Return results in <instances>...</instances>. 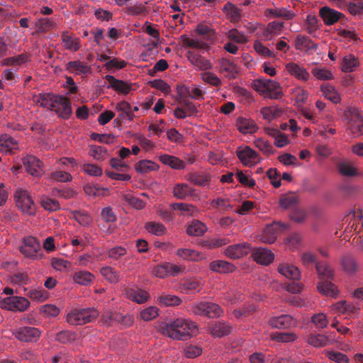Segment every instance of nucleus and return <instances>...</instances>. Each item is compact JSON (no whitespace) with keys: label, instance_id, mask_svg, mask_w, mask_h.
<instances>
[{"label":"nucleus","instance_id":"obj_1","mask_svg":"<svg viewBox=\"0 0 363 363\" xmlns=\"http://www.w3.org/2000/svg\"><path fill=\"white\" fill-rule=\"evenodd\" d=\"M196 325L189 320L177 318L160 325L162 335L173 340H186L196 330Z\"/></svg>","mask_w":363,"mask_h":363},{"label":"nucleus","instance_id":"obj_2","mask_svg":"<svg viewBox=\"0 0 363 363\" xmlns=\"http://www.w3.org/2000/svg\"><path fill=\"white\" fill-rule=\"evenodd\" d=\"M315 269L320 281L317 285L318 291L323 295L335 296L337 291L331 280L333 278V270L325 262H316Z\"/></svg>","mask_w":363,"mask_h":363},{"label":"nucleus","instance_id":"obj_3","mask_svg":"<svg viewBox=\"0 0 363 363\" xmlns=\"http://www.w3.org/2000/svg\"><path fill=\"white\" fill-rule=\"evenodd\" d=\"M99 312L94 308H74L66 315V321L71 325H82L96 319Z\"/></svg>","mask_w":363,"mask_h":363},{"label":"nucleus","instance_id":"obj_4","mask_svg":"<svg viewBox=\"0 0 363 363\" xmlns=\"http://www.w3.org/2000/svg\"><path fill=\"white\" fill-rule=\"evenodd\" d=\"M252 87L257 91L267 94L270 99H278L282 96L279 84L269 79H258L254 81Z\"/></svg>","mask_w":363,"mask_h":363},{"label":"nucleus","instance_id":"obj_5","mask_svg":"<svg viewBox=\"0 0 363 363\" xmlns=\"http://www.w3.org/2000/svg\"><path fill=\"white\" fill-rule=\"evenodd\" d=\"M30 306V301L23 296H9L0 301V308L11 311L23 312Z\"/></svg>","mask_w":363,"mask_h":363},{"label":"nucleus","instance_id":"obj_6","mask_svg":"<svg viewBox=\"0 0 363 363\" xmlns=\"http://www.w3.org/2000/svg\"><path fill=\"white\" fill-rule=\"evenodd\" d=\"M347 116L349 118L348 129L354 138L363 136V118L359 111L355 107L349 108Z\"/></svg>","mask_w":363,"mask_h":363},{"label":"nucleus","instance_id":"obj_7","mask_svg":"<svg viewBox=\"0 0 363 363\" xmlns=\"http://www.w3.org/2000/svg\"><path fill=\"white\" fill-rule=\"evenodd\" d=\"M191 311L195 315H205L209 318L219 316L222 313V310L218 304L210 302H201L193 305Z\"/></svg>","mask_w":363,"mask_h":363},{"label":"nucleus","instance_id":"obj_8","mask_svg":"<svg viewBox=\"0 0 363 363\" xmlns=\"http://www.w3.org/2000/svg\"><path fill=\"white\" fill-rule=\"evenodd\" d=\"M21 252L27 257H41L40 245L34 237H28L23 239V244L20 247Z\"/></svg>","mask_w":363,"mask_h":363},{"label":"nucleus","instance_id":"obj_9","mask_svg":"<svg viewBox=\"0 0 363 363\" xmlns=\"http://www.w3.org/2000/svg\"><path fill=\"white\" fill-rule=\"evenodd\" d=\"M50 109L55 111L60 117L67 119L72 114V107L67 99L56 96L55 100L50 105Z\"/></svg>","mask_w":363,"mask_h":363},{"label":"nucleus","instance_id":"obj_10","mask_svg":"<svg viewBox=\"0 0 363 363\" xmlns=\"http://www.w3.org/2000/svg\"><path fill=\"white\" fill-rule=\"evenodd\" d=\"M237 156L244 166H252L260 160L259 154L249 146L238 148L236 151Z\"/></svg>","mask_w":363,"mask_h":363},{"label":"nucleus","instance_id":"obj_11","mask_svg":"<svg viewBox=\"0 0 363 363\" xmlns=\"http://www.w3.org/2000/svg\"><path fill=\"white\" fill-rule=\"evenodd\" d=\"M22 162L26 172L34 177H40L43 172V162L33 155H27L22 158Z\"/></svg>","mask_w":363,"mask_h":363},{"label":"nucleus","instance_id":"obj_12","mask_svg":"<svg viewBox=\"0 0 363 363\" xmlns=\"http://www.w3.org/2000/svg\"><path fill=\"white\" fill-rule=\"evenodd\" d=\"M15 199L16 206L21 208L23 212L28 214H33L34 213V203L26 191L17 189L15 193Z\"/></svg>","mask_w":363,"mask_h":363},{"label":"nucleus","instance_id":"obj_13","mask_svg":"<svg viewBox=\"0 0 363 363\" xmlns=\"http://www.w3.org/2000/svg\"><path fill=\"white\" fill-rule=\"evenodd\" d=\"M347 220H350L347 232H352V230L359 234L363 228V211L358 209L357 211H352L350 212L346 217Z\"/></svg>","mask_w":363,"mask_h":363},{"label":"nucleus","instance_id":"obj_14","mask_svg":"<svg viewBox=\"0 0 363 363\" xmlns=\"http://www.w3.org/2000/svg\"><path fill=\"white\" fill-rule=\"evenodd\" d=\"M15 337L22 342L35 341L40 336V331L33 327H23L16 330L13 333Z\"/></svg>","mask_w":363,"mask_h":363},{"label":"nucleus","instance_id":"obj_15","mask_svg":"<svg viewBox=\"0 0 363 363\" xmlns=\"http://www.w3.org/2000/svg\"><path fill=\"white\" fill-rule=\"evenodd\" d=\"M250 246L247 242H242L228 246L225 252L227 257L230 259H239L247 255L250 252Z\"/></svg>","mask_w":363,"mask_h":363},{"label":"nucleus","instance_id":"obj_16","mask_svg":"<svg viewBox=\"0 0 363 363\" xmlns=\"http://www.w3.org/2000/svg\"><path fill=\"white\" fill-rule=\"evenodd\" d=\"M285 225L280 222H274L272 224L267 225L262 235V242L269 244L274 242L277 239V232L285 228Z\"/></svg>","mask_w":363,"mask_h":363},{"label":"nucleus","instance_id":"obj_17","mask_svg":"<svg viewBox=\"0 0 363 363\" xmlns=\"http://www.w3.org/2000/svg\"><path fill=\"white\" fill-rule=\"evenodd\" d=\"M319 15L323 19L324 23L327 26H331L337 23L344 15L335 9L328 6H323L320 9Z\"/></svg>","mask_w":363,"mask_h":363},{"label":"nucleus","instance_id":"obj_18","mask_svg":"<svg viewBox=\"0 0 363 363\" xmlns=\"http://www.w3.org/2000/svg\"><path fill=\"white\" fill-rule=\"evenodd\" d=\"M268 323L272 328L285 329L295 326L296 321L290 315H281L270 318Z\"/></svg>","mask_w":363,"mask_h":363},{"label":"nucleus","instance_id":"obj_19","mask_svg":"<svg viewBox=\"0 0 363 363\" xmlns=\"http://www.w3.org/2000/svg\"><path fill=\"white\" fill-rule=\"evenodd\" d=\"M115 108L120 113L118 116L114 120L115 123H120L125 119L132 121L135 117L133 113L130 104L125 101L118 103Z\"/></svg>","mask_w":363,"mask_h":363},{"label":"nucleus","instance_id":"obj_20","mask_svg":"<svg viewBox=\"0 0 363 363\" xmlns=\"http://www.w3.org/2000/svg\"><path fill=\"white\" fill-rule=\"evenodd\" d=\"M187 59L199 70L207 71L212 68L210 60L194 52L189 51L187 52Z\"/></svg>","mask_w":363,"mask_h":363},{"label":"nucleus","instance_id":"obj_21","mask_svg":"<svg viewBox=\"0 0 363 363\" xmlns=\"http://www.w3.org/2000/svg\"><path fill=\"white\" fill-rule=\"evenodd\" d=\"M105 79L109 83V85L107 86L108 89L111 88L123 94H128L132 90V86L130 84L126 82L117 79L112 75L107 74L106 75Z\"/></svg>","mask_w":363,"mask_h":363},{"label":"nucleus","instance_id":"obj_22","mask_svg":"<svg viewBox=\"0 0 363 363\" xmlns=\"http://www.w3.org/2000/svg\"><path fill=\"white\" fill-rule=\"evenodd\" d=\"M211 335L216 337H222L230 334L233 327L228 323L216 321L209 326Z\"/></svg>","mask_w":363,"mask_h":363},{"label":"nucleus","instance_id":"obj_23","mask_svg":"<svg viewBox=\"0 0 363 363\" xmlns=\"http://www.w3.org/2000/svg\"><path fill=\"white\" fill-rule=\"evenodd\" d=\"M252 256L256 262L263 265L269 264L274 258V254L269 250L262 247L255 250Z\"/></svg>","mask_w":363,"mask_h":363},{"label":"nucleus","instance_id":"obj_24","mask_svg":"<svg viewBox=\"0 0 363 363\" xmlns=\"http://www.w3.org/2000/svg\"><path fill=\"white\" fill-rule=\"evenodd\" d=\"M66 69L74 74H86L91 72V68L87 63L80 60L69 61L66 64Z\"/></svg>","mask_w":363,"mask_h":363},{"label":"nucleus","instance_id":"obj_25","mask_svg":"<svg viewBox=\"0 0 363 363\" xmlns=\"http://www.w3.org/2000/svg\"><path fill=\"white\" fill-rule=\"evenodd\" d=\"M278 271L281 275L293 281H298L301 278L299 269L296 266L291 264H280Z\"/></svg>","mask_w":363,"mask_h":363},{"label":"nucleus","instance_id":"obj_26","mask_svg":"<svg viewBox=\"0 0 363 363\" xmlns=\"http://www.w3.org/2000/svg\"><path fill=\"white\" fill-rule=\"evenodd\" d=\"M318 44L315 43L308 36L298 35L295 39V48L297 50L315 51L318 49Z\"/></svg>","mask_w":363,"mask_h":363},{"label":"nucleus","instance_id":"obj_27","mask_svg":"<svg viewBox=\"0 0 363 363\" xmlns=\"http://www.w3.org/2000/svg\"><path fill=\"white\" fill-rule=\"evenodd\" d=\"M210 269L213 272L226 274L235 270V267L230 262L224 260H215L210 263Z\"/></svg>","mask_w":363,"mask_h":363},{"label":"nucleus","instance_id":"obj_28","mask_svg":"<svg viewBox=\"0 0 363 363\" xmlns=\"http://www.w3.org/2000/svg\"><path fill=\"white\" fill-rule=\"evenodd\" d=\"M236 126L238 130L243 134L254 133L257 129L255 123L252 120L243 117H239L237 119Z\"/></svg>","mask_w":363,"mask_h":363},{"label":"nucleus","instance_id":"obj_29","mask_svg":"<svg viewBox=\"0 0 363 363\" xmlns=\"http://www.w3.org/2000/svg\"><path fill=\"white\" fill-rule=\"evenodd\" d=\"M286 69L291 75L299 80L307 81L309 79L310 74L306 69L298 64L289 62L286 65Z\"/></svg>","mask_w":363,"mask_h":363},{"label":"nucleus","instance_id":"obj_30","mask_svg":"<svg viewBox=\"0 0 363 363\" xmlns=\"http://www.w3.org/2000/svg\"><path fill=\"white\" fill-rule=\"evenodd\" d=\"M264 14L268 18H282L285 20H291L295 16L293 11L284 8L267 9Z\"/></svg>","mask_w":363,"mask_h":363},{"label":"nucleus","instance_id":"obj_31","mask_svg":"<svg viewBox=\"0 0 363 363\" xmlns=\"http://www.w3.org/2000/svg\"><path fill=\"white\" fill-rule=\"evenodd\" d=\"M159 160L162 163L169 166L172 169H184L186 167L184 161L172 155L164 154L159 157Z\"/></svg>","mask_w":363,"mask_h":363},{"label":"nucleus","instance_id":"obj_32","mask_svg":"<svg viewBox=\"0 0 363 363\" xmlns=\"http://www.w3.org/2000/svg\"><path fill=\"white\" fill-rule=\"evenodd\" d=\"M127 297L139 304L146 302L148 299V294L147 291L141 289L130 288L126 290Z\"/></svg>","mask_w":363,"mask_h":363},{"label":"nucleus","instance_id":"obj_33","mask_svg":"<svg viewBox=\"0 0 363 363\" xmlns=\"http://www.w3.org/2000/svg\"><path fill=\"white\" fill-rule=\"evenodd\" d=\"M17 148L18 144L12 137L6 134L0 137V152L9 153Z\"/></svg>","mask_w":363,"mask_h":363},{"label":"nucleus","instance_id":"obj_34","mask_svg":"<svg viewBox=\"0 0 363 363\" xmlns=\"http://www.w3.org/2000/svg\"><path fill=\"white\" fill-rule=\"evenodd\" d=\"M333 340V338L323 334H311L308 337V342L315 347H325Z\"/></svg>","mask_w":363,"mask_h":363},{"label":"nucleus","instance_id":"obj_35","mask_svg":"<svg viewBox=\"0 0 363 363\" xmlns=\"http://www.w3.org/2000/svg\"><path fill=\"white\" fill-rule=\"evenodd\" d=\"M194 192V189L189 186L187 184H177L173 189L174 196L179 199H185Z\"/></svg>","mask_w":363,"mask_h":363},{"label":"nucleus","instance_id":"obj_36","mask_svg":"<svg viewBox=\"0 0 363 363\" xmlns=\"http://www.w3.org/2000/svg\"><path fill=\"white\" fill-rule=\"evenodd\" d=\"M220 72H226V77L230 79H235L237 74L236 66L226 58L219 60Z\"/></svg>","mask_w":363,"mask_h":363},{"label":"nucleus","instance_id":"obj_37","mask_svg":"<svg viewBox=\"0 0 363 363\" xmlns=\"http://www.w3.org/2000/svg\"><path fill=\"white\" fill-rule=\"evenodd\" d=\"M94 279V276L87 271H79L73 274V280L80 285H89L93 282Z\"/></svg>","mask_w":363,"mask_h":363},{"label":"nucleus","instance_id":"obj_38","mask_svg":"<svg viewBox=\"0 0 363 363\" xmlns=\"http://www.w3.org/2000/svg\"><path fill=\"white\" fill-rule=\"evenodd\" d=\"M342 265L345 272L349 274H354L358 270L357 260L351 255H346L342 258Z\"/></svg>","mask_w":363,"mask_h":363},{"label":"nucleus","instance_id":"obj_39","mask_svg":"<svg viewBox=\"0 0 363 363\" xmlns=\"http://www.w3.org/2000/svg\"><path fill=\"white\" fill-rule=\"evenodd\" d=\"M284 28L283 22L272 21L268 23L266 29L264 30L263 35L267 39H271L273 35L280 33Z\"/></svg>","mask_w":363,"mask_h":363},{"label":"nucleus","instance_id":"obj_40","mask_svg":"<svg viewBox=\"0 0 363 363\" xmlns=\"http://www.w3.org/2000/svg\"><path fill=\"white\" fill-rule=\"evenodd\" d=\"M189 181L199 186H208L211 182V177L207 174L194 172L189 174Z\"/></svg>","mask_w":363,"mask_h":363},{"label":"nucleus","instance_id":"obj_41","mask_svg":"<svg viewBox=\"0 0 363 363\" xmlns=\"http://www.w3.org/2000/svg\"><path fill=\"white\" fill-rule=\"evenodd\" d=\"M340 174L344 177H352L358 174L357 169L349 162H342L337 164Z\"/></svg>","mask_w":363,"mask_h":363},{"label":"nucleus","instance_id":"obj_42","mask_svg":"<svg viewBox=\"0 0 363 363\" xmlns=\"http://www.w3.org/2000/svg\"><path fill=\"white\" fill-rule=\"evenodd\" d=\"M64 46L73 52H76L80 48V40L78 38L69 35L68 34H63L62 37Z\"/></svg>","mask_w":363,"mask_h":363},{"label":"nucleus","instance_id":"obj_43","mask_svg":"<svg viewBox=\"0 0 363 363\" xmlns=\"http://www.w3.org/2000/svg\"><path fill=\"white\" fill-rule=\"evenodd\" d=\"M298 202L299 197L292 193L286 194L279 199V204L284 209L294 208Z\"/></svg>","mask_w":363,"mask_h":363},{"label":"nucleus","instance_id":"obj_44","mask_svg":"<svg viewBox=\"0 0 363 363\" xmlns=\"http://www.w3.org/2000/svg\"><path fill=\"white\" fill-rule=\"evenodd\" d=\"M357 59L352 55L345 56L342 62V70L344 72H352L358 66Z\"/></svg>","mask_w":363,"mask_h":363},{"label":"nucleus","instance_id":"obj_45","mask_svg":"<svg viewBox=\"0 0 363 363\" xmlns=\"http://www.w3.org/2000/svg\"><path fill=\"white\" fill-rule=\"evenodd\" d=\"M158 168L159 166L150 160H141L135 164V170L140 173H147L151 171H155Z\"/></svg>","mask_w":363,"mask_h":363},{"label":"nucleus","instance_id":"obj_46","mask_svg":"<svg viewBox=\"0 0 363 363\" xmlns=\"http://www.w3.org/2000/svg\"><path fill=\"white\" fill-rule=\"evenodd\" d=\"M73 218L84 227L89 226L92 223V218L87 213L82 211H72Z\"/></svg>","mask_w":363,"mask_h":363},{"label":"nucleus","instance_id":"obj_47","mask_svg":"<svg viewBox=\"0 0 363 363\" xmlns=\"http://www.w3.org/2000/svg\"><path fill=\"white\" fill-rule=\"evenodd\" d=\"M100 272L102 277L111 283H117L120 280L118 273L111 267H104Z\"/></svg>","mask_w":363,"mask_h":363},{"label":"nucleus","instance_id":"obj_48","mask_svg":"<svg viewBox=\"0 0 363 363\" xmlns=\"http://www.w3.org/2000/svg\"><path fill=\"white\" fill-rule=\"evenodd\" d=\"M179 103L184 108L189 116H193L198 113L196 106L185 96L184 94H180Z\"/></svg>","mask_w":363,"mask_h":363},{"label":"nucleus","instance_id":"obj_49","mask_svg":"<svg viewBox=\"0 0 363 363\" xmlns=\"http://www.w3.org/2000/svg\"><path fill=\"white\" fill-rule=\"evenodd\" d=\"M206 230V228L203 223L198 220H194L188 227L186 233L191 236H201L205 233Z\"/></svg>","mask_w":363,"mask_h":363},{"label":"nucleus","instance_id":"obj_50","mask_svg":"<svg viewBox=\"0 0 363 363\" xmlns=\"http://www.w3.org/2000/svg\"><path fill=\"white\" fill-rule=\"evenodd\" d=\"M321 91L325 97L335 104H337L340 100V96L335 90V88L331 85H325L321 86Z\"/></svg>","mask_w":363,"mask_h":363},{"label":"nucleus","instance_id":"obj_51","mask_svg":"<svg viewBox=\"0 0 363 363\" xmlns=\"http://www.w3.org/2000/svg\"><path fill=\"white\" fill-rule=\"evenodd\" d=\"M145 229L150 233L157 236L162 235L166 232V228L163 224L153 221L147 222L145 224Z\"/></svg>","mask_w":363,"mask_h":363},{"label":"nucleus","instance_id":"obj_52","mask_svg":"<svg viewBox=\"0 0 363 363\" xmlns=\"http://www.w3.org/2000/svg\"><path fill=\"white\" fill-rule=\"evenodd\" d=\"M158 301L161 306H178L180 303L181 300L177 296L162 294L158 297Z\"/></svg>","mask_w":363,"mask_h":363},{"label":"nucleus","instance_id":"obj_53","mask_svg":"<svg viewBox=\"0 0 363 363\" xmlns=\"http://www.w3.org/2000/svg\"><path fill=\"white\" fill-rule=\"evenodd\" d=\"M172 209L179 211L184 216H191L196 211V208L191 204L184 203H174L171 204Z\"/></svg>","mask_w":363,"mask_h":363},{"label":"nucleus","instance_id":"obj_54","mask_svg":"<svg viewBox=\"0 0 363 363\" xmlns=\"http://www.w3.org/2000/svg\"><path fill=\"white\" fill-rule=\"evenodd\" d=\"M81 169L84 173L92 177H100L103 173L102 169L95 164H84L81 166Z\"/></svg>","mask_w":363,"mask_h":363},{"label":"nucleus","instance_id":"obj_55","mask_svg":"<svg viewBox=\"0 0 363 363\" xmlns=\"http://www.w3.org/2000/svg\"><path fill=\"white\" fill-rule=\"evenodd\" d=\"M255 145L260 151L266 155H272L274 153V149L271 143L263 138L255 140Z\"/></svg>","mask_w":363,"mask_h":363},{"label":"nucleus","instance_id":"obj_56","mask_svg":"<svg viewBox=\"0 0 363 363\" xmlns=\"http://www.w3.org/2000/svg\"><path fill=\"white\" fill-rule=\"evenodd\" d=\"M126 13L132 16L144 15L148 13V9L143 4L139 3L128 6L126 8Z\"/></svg>","mask_w":363,"mask_h":363},{"label":"nucleus","instance_id":"obj_57","mask_svg":"<svg viewBox=\"0 0 363 363\" xmlns=\"http://www.w3.org/2000/svg\"><path fill=\"white\" fill-rule=\"evenodd\" d=\"M50 179L57 182H69L72 180V176L66 172L54 171L50 173Z\"/></svg>","mask_w":363,"mask_h":363},{"label":"nucleus","instance_id":"obj_58","mask_svg":"<svg viewBox=\"0 0 363 363\" xmlns=\"http://www.w3.org/2000/svg\"><path fill=\"white\" fill-rule=\"evenodd\" d=\"M123 199L129 205L138 210L144 208L146 205V203L140 198L130 194H125Z\"/></svg>","mask_w":363,"mask_h":363},{"label":"nucleus","instance_id":"obj_59","mask_svg":"<svg viewBox=\"0 0 363 363\" xmlns=\"http://www.w3.org/2000/svg\"><path fill=\"white\" fill-rule=\"evenodd\" d=\"M127 255V250L121 246H116L108 251V257L114 260H119Z\"/></svg>","mask_w":363,"mask_h":363},{"label":"nucleus","instance_id":"obj_60","mask_svg":"<svg viewBox=\"0 0 363 363\" xmlns=\"http://www.w3.org/2000/svg\"><path fill=\"white\" fill-rule=\"evenodd\" d=\"M177 255L182 259L187 260H196L199 258V254L196 251L187 249L181 248L177 250Z\"/></svg>","mask_w":363,"mask_h":363},{"label":"nucleus","instance_id":"obj_61","mask_svg":"<svg viewBox=\"0 0 363 363\" xmlns=\"http://www.w3.org/2000/svg\"><path fill=\"white\" fill-rule=\"evenodd\" d=\"M291 219L296 223H302L307 218L306 212L299 208H295L290 214Z\"/></svg>","mask_w":363,"mask_h":363},{"label":"nucleus","instance_id":"obj_62","mask_svg":"<svg viewBox=\"0 0 363 363\" xmlns=\"http://www.w3.org/2000/svg\"><path fill=\"white\" fill-rule=\"evenodd\" d=\"M183 94L188 95L189 98L193 99H203L204 94L203 91L201 89L195 86L186 87L184 89V93Z\"/></svg>","mask_w":363,"mask_h":363},{"label":"nucleus","instance_id":"obj_63","mask_svg":"<svg viewBox=\"0 0 363 363\" xmlns=\"http://www.w3.org/2000/svg\"><path fill=\"white\" fill-rule=\"evenodd\" d=\"M158 315V309L155 306H150L140 312V317L145 321H150Z\"/></svg>","mask_w":363,"mask_h":363},{"label":"nucleus","instance_id":"obj_64","mask_svg":"<svg viewBox=\"0 0 363 363\" xmlns=\"http://www.w3.org/2000/svg\"><path fill=\"white\" fill-rule=\"evenodd\" d=\"M201 79L203 82L212 86H218L221 84L220 79L212 72H205L202 73Z\"/></svg>","mask_w":363,"mask_h":363}]
</instances>
